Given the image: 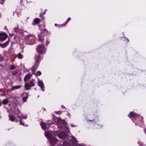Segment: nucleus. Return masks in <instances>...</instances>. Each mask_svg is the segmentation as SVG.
<instances>
[{
	"label": "nucleus",
	"mask_w": 146,
	"mask_h": 146,
	"mask_svg": "<svg viewBox=\"0 0 146 146\" xmlns=\"http://www.w3.org/2000/svg\"><path fill=\"white\" fill-rule=\"evenodd\" d=\"M36 50L38 53L42 54L45 51V47L43 45L39 44Z\"/></svg>",
	"instance_id": "f257e3e1"
},
{
	"label": "nucleus",
	"mask_w": 146,
	"mask_h": 146,
	"mask_svg": "<svg viewBox=\"0 0 146 146\" xmlns=\"http://www.w3.org/2000/svg\"><path fill=\"white\" fill-rule=\"evenodd\" d=\"M58 136L60 138L64 139L66 137L67 134L65 132L63 131L59 133L58 135Z\"/></svg>",
	"instance_id": "f03ea898"
},
{
	"label": "nucleus",
	"mask_w": 146,
	"mask_h": 146,
	"mask_svg": "<svg viewBox=\"0 0 146 146\" xmlns=\"http://www.w3.org/2000/svg\"><path fill=\"white\" fill-rule=\"evenodd\" d=\"M7 36L5 33H2L0 34V41H3L5 40Z\"/></svg>",
	"instance_id": "7ed1b4c3"
},
{
	"label": "nucleus",
	"mask_w": 146,
	"mask_h": 146,
	"mask_svg": "<svg viewBox=\"0 0 146 146\" xmlns=\"http://www.w3.org/2000/svg\"><path fill=\"white\" fill-rule=\"evenodd\" d=\"M49 141L52 146H53L57 142V140L54 137H52L50 138Z\"/></svg>",
	"instance_id": "20e7f679"
},
{
	"label": "nucleus",
	"mask_w": 146,
	"mask_h": 146,
	"mask_svg": "<svg viewBox=\"0 0 146 146\" xmlns=\"http://www.w3.org/2000/svg\"><path fill=\"white\" fill-rule=\"evenodd\" d=\"M45 136L49 139L50 138L52 137L51 132L50 131H46L45 133Z\"/></svg>",
	"instance_id": "39448f33"
},
{
	"label": "nucleus",
	"mask_w": 146,
	"mask_h": 146,
	"mask_svg": "<svg viewBox=\"0 0 146 146\" xmlns=\"http://www.w3.org/2000/svg\"><path fill=\"white\" fill-rule=\"evenodd\" d=\"M40 124L42 129L44 130H45L46 129L47 127L46 123L44 122H42L40 123Z\"/></svg>",
	"instance_id": "423d86ee"
},
{
	"label": "nucleus",
	"mask_w": 146,
	"mask_h": 146,
	"mask_svg": "<svg viewBox=\"0 0 146 146\" xmlns=\"http://www.w3.org/2000/svg\"><path fill=\"white\" fill-rule=\"evenodd\" d=\"M9 40L7 41L4 44H1L0 43V46L2 48H5L6 46H7L9 44Z\"/></svg>",
	"instance_id": "0eeeda50"
},
{
	"label": "nucleus",
	"mask_w": 146,
	"mask_h": 146,
	"mask_svg": "<svg viewBox=\"0 0 146 146\" xmlns=\"http://www.w3.org/2000/svg\"><path fill=\"white\" fill-rule=\"evenodd\" d=\"M38 80V85L42 89V90L43 91H44V90L43 89V88H44V84L43 82L39 80Z\"/></svg>",
	"instance_id": "6e6552de"
},
{
	"label": "nucleus",
	"mask_w": 146,
	"mask_h": 146,
	"mask_svg": "<svg viewBox=\"0 0 146 146\" xmlns=\"http://www.w3.org/2000/svg\"><path fill=\"white\" fill-rule=\"evenodd\" d=\"M31 77V76L30 74H27L25 77L24 80L25 81H27V80H29Z\"/></svg>",
	"instance_id": "1a4fd4ad"
},
{
	"label": "nucleus",
	"mask_w": 146,
	"mask_h": 146,
	"mask_svg": "<svg viewBox=\"0 0 146 146\" xmlns=\"http://www.w3.org/2000/svg\"><path fill=\"white\" fill-rule=\"evenodd\" d=\"M129 115L131 117L134 118H135L136 116V114L133 112H130L129 114Z\"/></svg>",
	"instance_id": "9d476101"
},
{
	"label": "nucleus",
	"mask_w": 146,
	"mask_h": 146,
	"mask_svg": "<svg viewBox=\"0 0 146 146\" xmlns=\"http://www.w3.org/2000/svg\"><path fill=\"white\" fill-rule=\"evenodd\" d=\"M40 56L39 54H38V55L36 56L35 57V58L36 59V63H38L40 60Z\"/></svg>",
	"instance_id": "9b49d317"
},
{
	"label": "nucleus",
	"mask_w": 146,
	"mask_h": 146,
	"mask_svg": "<svg viewBox=\"0 0 146 146\" xmlns=\"http://www.w3.org/2000/svg\"><path fill=\"white\" fill-rule=\"evenodd\" d=\"M25 88L26 89L29 90L31 89L30 85L29 84L27 83L25 85Z\"/></svg>",
	"instance_id": "f8f14e48"
},
{
	"label": "nucleus",
	"mask_w": 146,
	"mask_h": 146,
	"mask_svg": "<svg viewBox=\"0 0 146 146\" xmlns=\"http://www.w3.org/2000/svg\"><path fill=\"white\" fill-rule=\"evenodd\" d=\"M21 87V85L16 86L12 87L13 90H15L20 88Z\"/></svg>",
	"instance_id": "ddd939ff"
},
{
	"label": "nucleus",
	"mask_w": 146,
	"mask_h": 146,
	"mask_svg": "<svg viewBox=\"0 0 146 146\" xmlns=\"http://www.w3.org/2000/svg\"><path fill=\"white\" fill-rule=\"evenodd\" d=\"M8 102V101L7 99H5L3 100L2 102L3 104L4 105L7 104Z\"/></svg>",
	"instance_id": "4468645a"
},
{
	"label": "nucleus",
	"mask_w": 146,
	"mask_h": 146,
	"mask_svg": "<svg viewBox=\"0 0 146 146\" xmlns=\"http://www.w3.org/2000/svg\"><path fill=\"white\" fill-rule=\"evenodd\" d=\"M27 96L26 97H24L22 98L23 100L25 102H26L28 97V93H27Z\"/></svg>",
	"instance_id": "2eb2a0df"
},
{
	"label": "nucleus",
	"mask_w": 146,
	"mask_h": 146,
	"mask_svg": "<svg viewBox=\"0 0 146 146\" xmlns=\"http://www.w3.org/2000/svg\"><path fill=\"white\" fill-rule=\"evenodd\" d=\"M34 22L36 24H38L40 22V20L39 19L36 18L35 19Z\"/></svg>",
	"instance_id": "dca6fc26"
},
{
	"label": "nucleus",
	"mask_w": 146,
	"mask_h": 146,
	"mask_svg": "<svg viewBox=\"0 0 146 146\" xmlns=\"http://www.w3.org/2000/svg\"><path fill=\"white\" fill-rule=\"evenodd\" d=\"M9 119L11 120V121H13L15 120V118L13 116H11V115H9Z\"/></svg>",
	"instance_id": "f3484780"
},
{
	"label": "nucleus",
	"mask_w": 146,
	"mask_h": 146,
	"mask_svg": "<svg viewBox=\"0 0 146 146\" xmlns=\"http://www.w3.org/2000/svg\"><path fill=\"white\" fill-rule=\"evenodd\" d=\"M68 142L66 141H64V142L63 145H61L58 144L57 146H65L66 145L68 144Z\"/></svg>",
	"instance_id": "a211bd4d"
},
{
	"label": "nucleus",
	"mask_w": 146,
	"mask_h": 146,
	"mask_svg": "<svg viewBox=\"0 0 146 146\" xmlns=\"http://www.w3.org/2000/svg\"><path fill=\"white\" fill-rule=\"evenodd\" d=\"M17 56L19 58L21 59L23 58V56L20 53H19L17 55Z\"/></svg>",
	"instance_id": "6ab92c4d"
},
{
	"label": "nucleus",
	"mask_w": 146,
	"mask_h": 146,
	"mask_svg": "<svg viewBox=\"0 0 146 146\" xmlns=\"http://www.w3.org/2000/svg\"><path fill=\"white\" fill-rule=\"evenodd\" d=\"M18 73V71L17 70H15L13 71L12 74L13 75H15Z\"/></svg>",
	"instance_id": "aec40b11"
},
{
	"label": "nucleus",
	"mask_w": 146,
	"mask_h": 146,
	"mask_svg": "<svg viewBox=\"0 0 146 146\" xmlns=\"http://www.w3.org/2000/svg\"><path fill=\"white\" fill-rule=\"evenodd\" d=\"M41 72L40 71H38L36 73V76H39L41 75Z\"/></svg>",
	"instance_id": "412c9836"
},
{
	"label": "nucleus",
	"mask_w": 146,
	"mask_h": 146,
	"mask_svg": "<svg viewBox=\"0 0 146 146\" xmlns=\"http://www.w3.org/2000/svg\"><path fill=\"white\" fill-rule=\"evenodd\" d=\"M72 139L73 142L76 143L78 142V141L76 140V139L74 137L72 136Z\"/></svg>",
	"instance_id": "4be33fe9"
},
{
	"label": "nucleus",
	"mask_w": 146,
	"mask_h": 146,
	"mask_svg": "<svg viewBox=\"0 0 146 146\" xmlns=\"http://www.w3.org/2000/svg\"><path fill=\"white\" fill-rule=\"evenodd\" d=\"M29 84L30 85V87L31 86H33L35 85V84L32 82H30Z\"/></svg>",
	"instance_id": "5701e85b"
},
{
	"label": "nucleus",
	"mask_w": 146,
	"mask_h": 146,
	"mask_svg": "<svg viewBox=\"0 0 146 146\" xmlns=\"http://www.w3.org/2000/svg\"><path fill=\"white\" fill-rule=\"evenodd\" d=\"M10 68L11 70H13L15 69V67L14 65H11V66Z\"/></svg>",
	"instance_id": "b1692460"
},
{
	"label": "nucleus",
	"mask_w": 146,
	"mask_h": 146,
	"mask_svg": "<svg viewBox=\"0 0 146 146\" xmlns=\"http://www.w3.org/2000/svg\"><path fill=\"white\" fill-rule=\"evenodd\" d=\"M59 119L61 120H62V121L63 123L64 124H65L66 123V122L64 120H62L60 118H59Z\"/></svg>",
	"instance_id": "393cba45"
},
{
	"label": "nucleus",
	"mask_w": 146,
	"mask_h": 146,
	"mask_svg": "<svg viewBox=\"0 0 146 146\" xmlns=\"http://www.w3.org/2000/svg\"><path fill=\"white\" fill-rule=\"evenodd\" d=\"M3 60V58L1 57V55H0V61H2Z\"/></svg>",
	"instance_id": "a878e982"
},
{
	"label": "nucleus",
	"mask_w": 146,
	"mask_h": 146,
	"mask_svg": "<svg viewBox=\"0 0 146 146\" xmlns=\"http://www.w3.org/2000/svg\"><path fill=\"white\" fill-rule=\"evenodd\" d=\"M19 121L21 125H24L23 123L21 120H20Z\"/></svg>",
	"instance_id": "bb28decb"
},
{
	"label": "nucleus",
	"mask_w": 146,
	"mask_h": 146,
	"mask_svg": "<svg viewBox=\"0 0 146 146\" xmlns=\"http://www.w3.org/2000/svg\"><path fill=\"white\" fill-rule=\"evenodd\" d=\"M71 19V18H68V20H67V21L65 22V23H66V22H68V21H69L70 19Z\"/></svg>",
	"instance_id": "cd10ccee"
},
{
	"label": "nucleus",
	"mask_w": 146,
	"mask_h": 146,
	"mask_svg": "<svg viewBox=\"0 0 146 146\" xmlns=\"http://www.w3.org/2000/svg\"><path fill=\"white\" fill-rule=\"evenodd\" d=\"M14 35V34L13 33H11V34H10V36H13Z\"/></svg>",
	"instance_id": "c85d7f7f"
},
{
	"label": "nucleus",
	"mask_w": 146,
	"mask_h": 146,
	"mask_svg": "<svg viewBox=\"0 0 146 146\" xmlns=\"http://www.w3.org/2000/svg\"><path fill=\"white\" fill-rule=\"evenodd\" d=\"M49 42H48V41H47V42H46V45H47V44L49 43Z\"/></svg>",
	"instance_id": "c756f323"
},
{
	"label": "nucleus",
	"mask_w": 146,
	"mask_h": 146,
	"mask_svg": "<svg viewBox=\"0 0 146 146\" xmlns=\"http://www.w3.org/2000/svg\"><path fill=\"white\" fill-rule=\"evenodd\" d=\"M1 102H0V106H1Z\"/></svg>",
	"instance_id": "7c9ffc66"
},
{
	"label": "nucleus",
	"mask_w": 146,
	"mask_h": 146,
	"mask_svg": "<svg viewBox=\"0 0 146 146\" xmlns=\"http://www.w3.org/2000/svg\"><path fill=\"white\" fill-rule=\"evenodd\" d=\"M55 26H57V24H55Z\"/></svg>",
	"instance_id": "2f4dec72"
},
{
	"label": "nucleus",
	"mask_w": 146,
	"mask_h": 146,
	"mask_svg": "<svg viewBox=\"0 0 146 146\" xmlns=\"http://www.w3.org/2000/svg\"><path fill=\"white\" fill-rule=\"evenodd\" d=\"M2 0V1H3V2H4V1L5 0Z\"/></svg>",
	"instance_id": "473e14b6"
},
{
	"label": "nucleus",
	"mask_w": 146,
	"mask_h": 146,
	"mask_svg": "<svg viewBox=\"0 0 146 146\" xmlns=\"http://www.w3.org/2000/svg\"><path fill=\"white\" fill-rule=\"evenodd\" d=\"M44 31H46V29H44Z\"/></svg>",
	"instance_id": "72a5a7b5"
},
{
	"label": "nucleus",
	"mask_w": 146,
	"mask_h": 146,
	"mask_svg": "<svg viewBox=\"0 0 146 146\" xmlns=\"http://www.w3.org/2000/svg\"><path fill=\"white\" fill-rule=\"evenodd\" d=\"M40 16H42V15L41 14H40Z\"/></svg>",
	"instance_id": "f704fd0d"
},
{
	"label": "nucleus",
	"mask_w": 146,
	"mask_h": 146,
	"mask_svg": "<svg viewBox=\"0 0 146 146\" xmlns=\"http://www.w3.org/2000/svg\"><path fill=\"white\" fill-rule=\"evenodd\" d=\"M145 133H146V131H145Z\"/></svg>",
	"instance_id": "c9c22d12"
}]
</instances>
